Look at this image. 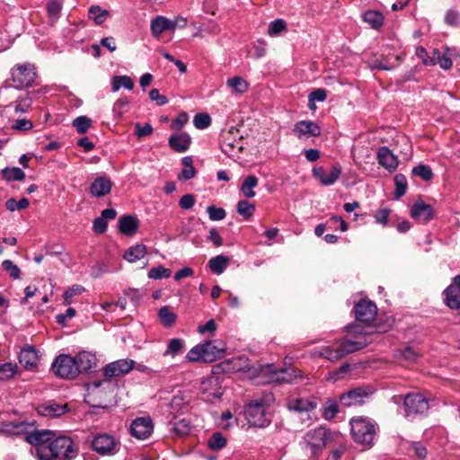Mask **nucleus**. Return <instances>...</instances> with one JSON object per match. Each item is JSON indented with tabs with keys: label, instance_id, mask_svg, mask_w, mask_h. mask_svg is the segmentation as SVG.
Segmentation results:
<instances>
[{
	"label": "nucleus",
	"instance_id": "1",
	"mask_svg": "<svg viewBox=\"0 0 460 460\" xmlns=\"http://www.w3.org/2000/svg\"><path fill=\"white\" fill-rule=\"evenodd\" d=\"M77 449L73 440L66 436H55L48 447L40 449V460H73Z\"/></svg>",
	"mask_w": 460,
	"mask_h": 460
},
{
	"label": "nucleus",
	"instance_id": "2",
	"mask_svg": "<svg viewBox=\"0 0 460 460\" xmlns=\"http://www.w3.org/2000/svg\"><path fill=\"white\" fill-rule=\"evenodd\" d=\"M333 438H340V432L331 431L322 426L308 430L304 436V441L314 456L321 454L325 447L331 446Z\"/></svg>",
	"mask_w": 460,
	"mask_h": 460
},
{
	"label": "nucleus",
	"instance_id": "3",
	"mask_svg": "<svg viewBox=\"0 0 460 460\" xmlns=\"http://www.w3.org/2000/svg\"><path fill=\"white\" fill-rule=\"evenodd\" d=\"M376 423L366 417L353 418L350 431L354 440L362 445H370L376 432Z\"/></svg>",
	"mask_w": 460,
	"mask_h": 460
},
{
	"label": "nucleus",
	"instance_id": "4",
	"mask_svg": "<svg viewBox=\"0 0 460 460\" xmlns=\"http://www.w3.org/2000/svg\"><path fill=\"white\" fill-rule=\"evenodd\" d=\"M294 371L287 368H279L274 364L261 365L254 368L256 377L262 378V383H291L296 376Z\"/></svg>",
	"mask_w": 460,
	"mask_h": 460
},
{
	"label": "nucleus",
	"instance_id": "5",
	"mask_svg": "<svg viewBox=\"0 0 460 460\" xmlns=\"http://www.w3.org/2000/svg\"><path fill=\"white\" fill-rule=\"evenodd\" d=\"M267 411L268 402L265 400H254L247 404L245 417L252 426L264 427L270 422Z\"/></svg>",
	"mask_w": 460,
	"mask_h": 460
},
{
	"label": "nucleus",
	"instance_id": "6",
	"mask_svg": "<svg viewBox=\"0 0 460 460\" xmlns=\"http://www.w3.org/2000/svg\"><path fill=\"white\" fill-rule=\"evenodd\" d=\"M36 75L35 66L30 63L18 64L11 70V80L18 89L31 86Z\"/></svg>",
	"mask_w": 460,
	"mask_h": 460
},
{
	"label": "nucleus",
	"instance_id": "7",
	"mask_svg": "<svg viewBox=\"0 0 460 460\" xmlns=\"http://www.w3.org/2000/svg\"><path fill=\"white\" fill-rule=\"evenodd\" d=\"M51 368L56 376L65 379H74L78 376V368L74 357L61 354L56 358Z\"/></svg>",
	"mask_w": 460,
	"mask_h": 460
},
{
	"label": "nucleus",
	"instance_id": "8",
	"mask_svg": "<svg viewBox=\"0 0 460 460\" xmlns=\"http://www.w3.org/2000/svg\"><path fill=\"white\" fill-rule=\"evenodd\" d=\"M55 436L56 433L49 429H27L24 439L27 443L36 447L38 459L40 460V449L42 447H48Z\"/></svg>",
	"mask_w": 460,
	"mask_h": 460
},
{
	"label": "nucleus",
	"instance_id": "9",
	"mask_svg": "<svg viewBox=\"0 0 460 460\" xmlns=\"http://www.w3.org/2000/svg\"><path fill=\"white\" fill-rule=\"evenodd\" d=\"M374 393L371 386H360L350 389L339 396L340 402L345 407L361 405L365 402V399Z\"/></svg>",
	"mask_w": 460,
	"mask_h": 460
},
{
	"label": "nucleus",
	"instance_id": "10",
	"mask_svg": "<svg viewBox=\"0 0 460 460\" xmlns=\"http://www.w3.org/2000/svg\"><path fill=\"white\" fill-rule=\"evenodd\" d=\"M403 406L405 415L407 417H414L429 410V402L420 394H409L404 397Z\"/></svg>",
	"mask_w": 460,
	"mask_h": 460
},
{
	"label": "nucleus",
	"instance_id": "11",
	"mask_svg": "<svg viewBox=\"0 0 460 460\" xmlns=\"http://www.w3.org/2000/svg\"><path fill=\"white\" fill-rule=\"evenodd\" d=\"M92 447L100 455L112 456L119 450L120 444L111 435L99 434L93 439Z\"/></svg>",
	"mask_w": 460,
	"mask_h": 460
},
{
	"label": "nucleus",
	"instance_id": "12",
	"mask_svg": "<svg viewBox=\"0 0 460 460\" xmlns=\"http://www.w3.org/2000/svg\"><path fill=\"white\" fill-rule=\"evenodd\" d=\"M135 367V361L128 358L119 359L104 367L103 375L107 379L128 374Z\"/></svg>",
	"mask_w": 460,
	"mask_h": 460
},
{
	"label": "nucleus",
	"instance_id": "13",
	"mask_svg": "<svg viewBox=\"0 0 460 460\" xmlns=\"http://www.w3.org/2000/svg\"><path fill=\"white\" fill-rule=\"evenodd\" d=\"M355 317L358 322L369 323L376 319L377 307L369 300H360L354 306Z\"/></svg>",
	"mask_w": 460,
	"mask_h": 460
},
{
	"label": "nucleus",
	"instance_id": "14",
	"mask_svg": "<svg viewBox=\"0 0 460 460\" xmlns=\"http://www.w3.org/2000/svg\"><path fill=\"white\" fill-rule=\"evenodd\" d=\"M293 132L298 139H307L321 135L320 126L312 120H300L294 125Z\"/></svg>",
	"mask_w": 460,
	"mask_h": 460
},
{
	"label": "nucleus",
	"instance_id": "15",
	"mask_svg": "<svg viewBox=\"0 0 460 460\" xmlns=\"http://www.w3.org/2000/svg\"><path fill=\"white\" fill-rule=\"evenodd\" d=\"M154 425L149 417H141L134 420L130 425V433L137 439H146L153 432Z\"/></svg>",
	"mask_w": 460,
	"mask_h": 460
},
{
	"label": "nucleus",
	"instance_id": "16",
	"mask_svg": "<svg viewBox=\"0 0 460 460\" xmlns=\"http://www.w3.org/2000/svg\"><path fill=\"white\" fill-rule=\"evenodd\" d=\"M341 174V167L339 164L332 165L330 172L327 173L323 167H314L313 175L324 186H330L335 183Z\"/></svg>",
	"mask_w": 460,
	"mask_h": 460
},
{
	"label": "nucleus",
	"instance_id": "17",
	"mask_svg": "<svg viewBox=\"0 0 460 460\" xmlns=\"http://www.w3.org/2000/svg\"><path fill=\"white\" fill-rule=\"evenodd\" d=\"M446 305L454 310L460 309V275H456L453 283L444 291Z\"/></svg>",
	"mask_w": 460,
	"mask_h": 460
},
{
	"label": "nucleus",
	"instance_id": "18",
	"mask_svg": "<svg viewBox=\"0 0 460 460\" xmlns=\"http://www.w3.org/2000/svg\"><path fill=\"white\" fill-rule=\"evenodd\" d=\"M36 410L43 417L57 418L68 411V405L66 403L60 404L55 402H47L38 405Z\"/></svg>",
	"mask_w": 460,
	"mask_h": 460
},
{
	"label": "nucleus",
	"instance_id": "19",
	"mask_svg": "<svg viewBox=\"0 0 460 460\" xmlns=\"http://www.w3.org/2000/svg\"><path fill=\"white\" fill-rule=\"evenodd\" d=\"M33 423L26 421H5L0 423V434L6 436L25 435L27 429H32Z\"/></svg>",
	"mask_w": 460,
	"mask_h": 460
},
{
	"label": "nucleus",
	"instance_id": "20",
	"mask_svg": "<svg viewBox=\"0 0 460 460\" xmlns=\"http://www.w3.org/2000/svg\"><path fill=\"white\" fill-rule=\"evenodd\" d=\"M411 216L419 222L427 223L434 217V210L430 205L420 200L412 205Z\"/></svg>",
	"mask_w": 460,
	"mask_h": 460
},
{
	"label": "nucleus",
	"instance_id": "21",
	"mask_svg": "<svg viewBox=\"0 0 460 460\" xmlns=\"http://www.w3.org/2000/svg\"><path fill=\"white\" fill-rule=\"evenodd\" d=\"M112 185L113 183L109 178L97 177L90 185V193L95 198H102L111 192Z\"/></svg>",
	"mask_w": 460,
	"mask_h": 460
},
{
	"label": "nucleus",
	"instance_id": "22",
	"mask_svg": "<svg viewBox=\"0 0 460 460\" xmlns=\"http://www.w3.org/2000/svg\"><path fill=\"white\" fill-rule=\"evenodd\" d=\"M178 20H170L164 16H157L151 22V32L155 38H158L165 31H174L177 27Z\"/></svg>",
	"mask_w": 460,
	"mask_h": 460
},
{
	"label": "nucleus",
	"instance_id": "23",
	"mask_svg": "<svg viewBox=\"0 0 460 460\" xmlns=\"http://www.w3.org/2000/svg\"><path fill=\"white\" fill-rule=\"evenodd\" d=\"M247 361V358H245L244 356H241L234 358L232 359L225 360L218 367H221L224 371L238 372L246 369L248 372H251L253 376L256 377V376L254 375V368L256 367H248V365L246 364Z\"/></svg>",
	"mask_w": 460,
	"mask_h": 460
},
{
	"label": "nucleus",
	"instance_id": "24",
	"mask_svg": "<svg viewBox=\"0 0 460 460\" xmlns=\"http://www.w3.org/2000/svg\"><path fill=\"white\" fill-rule=\"evenodd\" d=\"M190 143L191 137L186 132L173 134L168 140L169 146L178 153L186 152L190 148Z\"/></svg>",
	"mask_w": 460,
	"mask_h": 460
},
{
	"label": "nucleus",
	"instance_id": "25",
	"mask_svg": "<svg viewBox=\"0 0 460 460\" xmlns=\"http://www.w3.org/2000/svg\"><path fill=\"white\" fill-rule=\"evenodd\" d=\"M20 364L26 369H33L38 365L37 351L32 346H26L22 349L18 356Z\"/></svg>",
	"mask_w": 460,
	"mask_h": 460
},
{
	"label": "nucleus",
	"instance_id": "26",
	"mask_svg": "<svg viewBox=\"0 0 460 460\" xmlns=\"http://www.w3.org/2000/svg\"><path fill=\"white\" fill-rule=\"evenodd\" d=\"M368 344L366 337H358L355 341L343 339L339 346L342 358L348 354L364 349Z\"/></svg>",
	"mask_w": 460,
	"mask_h": 460
},
{
	"label": "nucleus",
	"instance_id": "27",
	"mask_svg": "<svg viewBox=\"0 0 460 460\" xmlns=\"http://www.w3.org/2000/svg\"><path fill=\"white\" fill-rule=\"evenodd\" d=\"M118 227L121 234L127 236H133L139 227V221L136 217L122 216L118 222Z\"/></svg>",
	"mask_w": 460,
	"mask_h": 460
},
{
	"label": "nucleus",
	"instance_id": "28",
	"mask_svg": "<svg viewBox=\"0 0 460 460\" xmlns=\"http://www.w3.org/2000/svg\"><path fill=\"white\" fill-rule=\"evenodd\" d=\"M377 160L380 165L392 172L397 168V157L386 146H381L377 152Z\"/></svg>",
	"mask_w": 460,
	"mask_h": 460
},
{
	"label": "nucleus",
	"instance_id": "29",
	"mask_svg": "<svg viewBox=\"0 0 460 460\" xmlns=\"http://www.w3.org/2000/svg\"><path fill=\"white\" fill-rule=\"evenodd\" d=\"M76 362V368H78V375L83 372L90 371L96 365V358L93 354L82 351L74 357Z\"/></svg>",
	"mask_w": 460,
	"mask_h": 460
},
{
	"label": "nucleus",
	"instance_id": "30",
	"mask_svg": "<svg viewBox=\"0 0 460 460\" xmlns=\"http://www.w3.org/2000/svg\"><path fill=\"white\" fill-rule=\"evenodd\" d=\"M287 407L289 411L308 412L316 408V402L304 398H296L288 400Z\"/></svg>",
	"mask_w": 460,
	"mask_h": 460
},
{
	"label": "nucleus",
	"instance_id": "31",
	"mask_svg": "<svg viewBox=\"0 0 460 460\" xmlns=\"http://www.w3.org/2000/svg\"><path fill=\"white\" fill-rule=\"evenodd\" d=\"M203 349L205 355V362H213L218 358H221L225 352V347H218L212 341L204 342Z\"/></svg>",
	"mask_w": 460,
	"mask_h": 460
},
{
	"label": "nucleus",
	"instance_id": "32",
	"mask_svg": "<svg viewBox=\"0 0 460 460\" xmlns=\"http://www.w3.org/2000/svg\"><path fill=\"white\" fill-rule=\"evenodd\" d=\"M331 446H333L327 460H340L343 454L347 451L348 447L344 437L340 433V438H333Z\"/></svg>",
	"mask_w": 460,
	"mask_h": 460
},
{
	"label": "nucleus",
	"instance_id": "33",
	"mask_svg": "<svg viewBox=\"0 0 460 460\" xmlns=\"http://www.w3.org/2000/svg\"><path fill=\"white\" fill-rule=\"evenodd\" d=\"M146 254V247L144 244H136L134 246L129 247L124 253L123 258L130 262H136L137 261L142 259Z\"/></svg>",
	"mask_w": 460,
	"mask_h": 460
},
{
	"label": "nucleus",
	"instance_id": "34",
	"mask_svg": "<svg viewBox=\"0 0 460 460\" xmlns=\"http://www.w3.org/2000/svg\"><path fill=\"white\" fill-rule=\"evenodd\" d=\"M230 259L224 255L213 257L208 261L209 270L215 274H222L226 269Z\"/></svg>",
	"mask_w": 460,
	"mask_h": 460
},
{
	"label": "nucleus",
	"instance_id": "35",
	"mask_svg": "<svg viewBox=\"0 0 460 460\" xmlns=\"http://www.w3.org/2000/svg\"><path fill=\"white\" fill-rule=\"evenodd\" d=\"M363 20L367 22L373 29H379L384 22L382 13L375 10H368L363 13Z\"/></svg>",
	"mask_w": 460,
	"mask_h": 460
},
{
	"label": "nucleus",
	"instance_id": "36",
	"mask_svg": "<svg viewBox=\"0 0 460 460\" xmlns=\"http://www.w3.org/2000/svg\"><path fill=\"white\" fill-rule=\"evenodd\" d=\"M181 162H182L184 168L182 169L181 173L178 175V180L179 181H188V180L194 178L195 174H196V170L192 164V163H193L192 158L190 156H186V157L182 158Z\"/></svg>",
	"mask_w": 460,
	"mask_h": 460
},
{
	"label": "nucleus",
	"instance_id": "37",
	"mask_svg": "<svg viewBox=\"0 0 460 460\" xmlns=\"http://www.w3.org/2000/svg\"><path fill=\"white\" fill-rule=\"evenodd\" d=\"M258 179L254 175H249L247 176L242 186H241V191L244 195V197L251 199L255 196V191L253 190V188H255L258 185Z\"/></svg>",
	"mask_w": 460,
	"mask_h": 460
},
{
	"label": "nucleus",
	"instance_id": "38",
	"mask_svg": "<svg viewBox=\"0 0 460 460\" xmlns=\"http://www.w3.org/2000/svg\"><path fill=\"white\" fill-rule=\"evenodd\" d=\"M134 85V81L128 75H117L112 78L113 92L119 91L121 87H124L128 90H132Z\"/></svg>",
	"mask_w": 460,
	"mask_h": 460
},
{
	"label": "nucleus",
	"instance_id": "39",
	"mask_svg": "<svg viewBox=\"0 0 460 460\" xmlns=\"http://www.w3.org/2000/svg\"><path fill=\"white\" fill-rule=\"evenodd\" d=\"M2 175L8 181H22L25 178L24 172L18 167H6L2 170Z\"/></svg>",
	"mask_w": 460,
	"mask_h": 460
},
{
	"label": "nucleus",
	"instance_id": "40",
	"mask_svg": "<svg viewBox=\"0 0 460 460\" xmlns=\"http://www.w3.org/2000/svg\"><path fill=\"white\" fill-rule=\"evenodd\" d=\"M318 354L320 357L324 358L332 362L340 360L342 358V355L340 351V348L332 349V347L326 346L323 347L319 351Z\"/></svg>",
	"mask_w": 460,
	"mask_h": 460
},
{
	"label": "nucleus",
	"instance_id": "41",
	"mask_svg": "<svg viewBox=\"0 0 460 460\" xmlns=\"http://www.w3.org/2000/svg\"><path fill=\"white\" fill-rule=\"evenodd\" d=\"M158 315L162 323L166 327L173 325L177 318L176 314L172 312L167 306H163L159 310Z\"/></svg>",
	"mask_w": 460,
	"mask_h": 460
},
{
	"label": "nucleus",
	"instance_id": "42",
	"mask_svg": "<svg viewBox=\"0 0 460 460\" xmlns=\"http://www.w3.org/2000/svg\"><path fill=\"white\" fill-rule=\"evenodd\" d=\"M184 346V341L181 339L174 338L169 341L164 356H172L174 358L179 352L181 351Z\"/></svg>",
	"mask_w": 460,
	"mask_h": 460
},
{
	"label": "nucleus",
	"instance_id": "43",
	"mask_svg": "<svg viewBox=\"0 0 460 460\" xmlns=\"http://www.w3.org/2000/svg\"><path fill=\"white\" fill-rule=\"evenodd\" d=\"M31 98L27 93L23 97H20L17 101L10 104V107H13L14 111L17 112H26L31 106Z\"/></svg>",
	"mask_w": 460,
	"mask_h": 460
},
{
	"label": "nucleus",
	"instance_id": "44",
	"mask_svg": "<svg viewBox=\"0 0 460 460\" xmlns=\"http://www.w3.org/2000/svg\"><path fill=\"white\" fill-rule=\"evenodd\" d=\"M89 15L96 24H102L107 19L109 12L107 10H102L100 6L93 5L89 9Z\"/></svg>",
	"mask_w": 460,
	"mask_h": 460
},
{
	"label": "nucleus",
	"instance_id": "45",
	"mask_svg": "<svg viewBox=\"0 0 460 460\" xmlns=\"http://www.w3.org/2000/svg\"><path fill=\"white\" fill-rule=\"evenodd\" d=\"M395 184L394 195L396 198H400L406 193L407 190V180L403 174L398 173L394 178Z\"/></svg>",
	"mask_w": 460,
	"mask_h": 460
},
{
	"label": "nucleus",
	"instance_id": "46",
	"mask_svg": "<svg viewBox=\"0 0 460 460\" xmlns=\"http://www.w3.org/2000/svg\"><path fill=\"white\" fill-rule=\"evenodd\" d=\"M192 426L190 421L186 419H181L173 424V431L180 437L190 434Z\"/></svg>",
	"mask_w": 460,
	"mask_h": 460
},
{
	"label": "nucleus",
	"instance_id": "47",
	"mask_svg": "<svg viewBox=\"0 0 460 460\" xmlns=\"http://www.w3.org/2000/svg\"><path fill=\"white\" fill-rule=\"evenodd\" d=\"M171 270L164 268L162 265H159L157 267H154L149 270L147 276L149 279H167L171 276Z\"/></svg>",
	"mask_w": 460,
	"mask_h": 460
},
{
	"label": "nucleus",
	"instance_id": "48",
	"mask_svg": "<svg viewBox=\"0 0 460 460\" xmlns=\"http://www.w3.org/2000/svg\"><path fill=\"white\" fill-rule=\"evenodd\" d=\"M186 358L190 362H198L204 361L205 362V355L203 349V344H199L190 349L187 353Z\"/></svg>",
	"mask_w": 460,
	"mask_h": 460
},
{
	"label": "nucleus",
	"instance_id": "49",
	"mask_svg": "<svg viewBox=\"0 0 460 460\" xmlns=\"http://www.w3.org/2000/svg\"><path fill=\"white\" fill-rule=\"evenodd\" d=\"M339 412V406L335 401L329 400L323 408V417L325 420H332Z\"/></svg>",
	"mask_w": 460,
	"mask_h": 460
},
{
	"label": "nucleus",
	"instance_id": "50",
	"mask_svg": "<svg viewBox=\"0 0 460 460\" xmlns=\"http://www.w3.org/2000/svg\"><path fill=\"white\" fill-rule=\"evenodd\" d=\"M227 85L239 93H243L248 90V84L246 81L240 76H234L228 79Z\"/></svg>",
	"mask_w": 460,
	"mask_h": 460
},
{
	"label": "nucleus",
	"instance_id": "51",
	"mask_svg": "<svg viewBox=\"0 0 460 460\" xmlns=\"http://www.w3.org/2000/svg\"><path fill=\"white\" fill-rule=\"evenodd\" d=\"M255 210V206L249 203L247 200L243 199L237 203V213L243 216L245 219L250 218Z\"/></svg>",
	"mask_w": 460,
	"mask_h": 460
},
{
	"label": "nucleus",
	"instance_id": "52",
	"mask_svg": "<svg viewBox=\"0 0 460 460\" xmlns=\"http://www.w3.org/2000/svg\"><path fill=\"white\" fill-rule=\"evenodd\" d=\"M72 124L76 128L78 133L84 134L90 128L92 120L86 116H80L75 119Z\"/></svg>",
	"mask_w": 460,
	"mask_h": 460
},
{
	"label": "nucleus",
	"instance_id": "53",
	"mask_svg": "<svg viewBox=\"0 0 460 460\" xmlns=\"http://www.w3.org/2000/svg\"><path fill=\"white\" fill-rule=\"evenodd\" d=\"M411 172L412 174L420 177L424 181H429L433 176L431 168L425 164H419L413 167Z\"/></svg>",
	"mask_w": 460,
	"mask_h": 460
},
{
	"label": "nucleus",
	"instance_id": "54",
	"mask_svg": "<svg viewBox=\"0 0 460 460\" xmlns=\"http://www.w3.org/2000/svg\"><path fill=\"white\" fill-rule=\"evenodd\" d=\"M208 444L212 450H218L226 446V439L221 433L216 432L211 436Z\"/></svg>",
	"mask_w": 460,
	"mask_h": 460
},
{
	"label": "nucleus",
	"instance_id": "55",
	"mask_svg": "<svg viewBox=\"0 0 460 460\" xmlns=\"http://www.w3.org/2000/svg\"><path fill=\"white\" fill-rule=\"evenodd\" d=\"M17 371V367L13 363L0 364V380L12 378Z\"/></svg>",
	"mask_w": 460,
	"mask_h": 460
},
{
	"label": "nucleus",
	"instance_id": "56",
	"mask_svg": "<svg viewBox=\"0 0 460 460\" xmlns=\"http://www.w3.org/2000/svg\"><path fill=\"white\" fill-rule=\"evenodd\" d=\"M128 105H129L128 98H127V97L119 98L114 103L112 111L118 118H120L128 111Z\"/></svg>",
	"mask_w": 460,
	"mask_h": 460
},
{
	"label": "nucleus",
	"instance_id": "57",
	"mask_svg": "<svg viewBox=\"0 0 460 460\" xmlns=\"http://www.w3.org/2000/svg\"><path fill=\"white\" fill-rule=\"evenodd\" d=\"M287 30V23L282 19H277L270 23L268 33L270 36H277Z\"/></svg>",
	"mask_w": 460,
	"mask_h": 460
},
{
	"label": "nucleus",
	"instance_id": "58",
	"mask_svg": "<svg viewBox=\"0 0 460 460\" xmlns=\"http://www.w3.org/2000/svg\"><path fill=\"white\" fill-rule=\"evenodd\" d=\"M84 291V288L80 285H74L72 288L65 291L63 297L65 305H68L72 303L75 296L81 295Z\"/></svg>",
	"mask_w": 460,
	"mask_h": 460
},
{
	"label": "nucleus",
	"instance_id": "59",
	"mask_svg": "<svg viewBox=\"0 0 460 460\" xmlns=\"http://www.w3.org/2000/svg\"><path fill=\"white\" fill-rule=\"evenodd\" d=\"M194 126L199 129H204L211 124V118L207 113H198L193 119Z\"/></svg>",
	"mask_w": 460,
	"mask_h": 460
},
{
	"label": "nucleus",
	"instance_id": "60",
	"mask_svg": "<svg viewBox=\"0 0 460 460\" xmlns=\"http://www.w3.org/2000/svg\"><path fill=\"white\" fill-rule=\"evenodd\" d=\"M3 269L9 273V276L14 279L20 278L21 270L19 267L11 260H4L2 262Z\"/></svg>",
	"mask_w": 460,
	"mask_h": 460
},
{
	"label": "nucleus",
	"instance_id": "61",
	"mask_svg": "<svg viewBox=\"0 0 460 460\" xmlns=\"http://www.w3.org/2000/svg\"><path fill=\"white\" fill-rule=\"evenodd\" d=\"M207 211L208 213L209 219L212 221H219L226 217V210L222 208H217L214 205L208 206L207 208Z\"/></svg>",
	"mask_w": 460,
	"mask_h": 460
},
{
	"label": "nucleus",
	"instance_id": "62",
	"mask_svg": "<svg viewBox=\"0 0 460 460\" xmlns=\"http://www.w3.org/2000/svg\"><path fill=\"white\" fill-rule=\"evenodd\" d=\"M189 116L186 112H181L178 116L172 121L171 128L176 131L181 129V128L188 122Z\"/></svg>",
	"mask_w": 460,
	"mask_h": 460
},
{
	"label": "nucleus",
	"instance_id": "63",
	"mask_svg": "<svg viewBox=\"0 0 460 460\" xmlns=\"http://www.w3.org/2000/svg\"><path fill=\"white\" fill-rule=\"evenodd\" d=\"M398 352L402 359L409 362H415L420 356L411 347H405L403 349L398 350Z\"/></svg>",
	"mask_w": 460,
	"mask_h": 460
},
{
	"label": "nucleus",
	"instance_id": "64",
	"mask_svg": "<svg viewBox=\"0 0 460 460\" xmlns=\"http://www.w3.org/2000/svg\"><path fill=\"white\" fill-rule=\"evenodd\" d=\"M135 128L138 138L150 136L153 133V127L149 123H146L144 126L140 123H136Z\"/></svg>",
	"mask_w": 460,
	"mask_h": 460
}]
</instances>
